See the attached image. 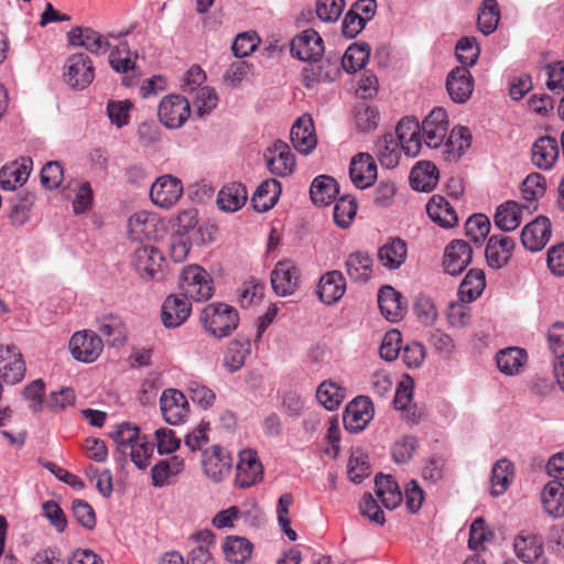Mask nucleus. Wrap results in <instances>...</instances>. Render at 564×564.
Returning <instances> with one entry per match:
<instances>
[{"mask_svg": "<svg viewBox=\"0 0 564 564\" xmlns=\"http://www.w3.org/2000/svg\"><path fill=\"white\" fill-rule=\"evenodd\" d=\"M348 276L355 282H367L372 275V259L362 251L350 253L345 262Z\"/></svg>", "mask_w": 564, "mask_h": 564, "instance_id": "obj_40", "label": "nucleus"}, {"mask_svg": "<svg viewBox=\"0 0 564 564\" xmlns=\"http://www.w3.org/2000/svg\"><path fill=\"white\" fill-rule=\"evenodd\" d=\"M544 511L552 518L564 516V485L558 480L546 482L541 492Z\"/></svg>", "mask_w": 564, "mask_h": 564, "instance_id": "obj_30", "label": "nucleus"}, {"mask_svg": "<svg viewBox=\"0 0 564 564\" xmlns=\"http://www.w3.org/2000/svg\"><path fill=\"white\" fill-rule=\"evenodd\" d=\"M109 436L115 441L120 455L142 437L139 427L127 422L116 425Z\"/></svg>", "mask_w": 564, "mask_h": 564, "instance_id": "obj_53", "label": "nucleus"}, {"mask_svg": "<svg viewBox=\"0 0 564 564\" xmlns=\"http://www.w3.org/2000/svg\"><path fill=\"white\" fill-rule=\"evenodd\" d=\"M473 250L470 246L463 240L452 241L444 254V270L451 275L460 274L470 263Z\"/></svg>", "mask_w": 564, "mask_h": 564, "instance_id": "obj_24", "label": "nucleus"}, {"mask_svg": "<svg viewBox=\"0 0 564 564\" xmlns=\"http://www.w3.org/2000/svg\"><path fill=\"white\" fill-rule=\"evenodd\" d=\"M380 113L375 106L366 101L357 104L354 108V123L359 132L376 130L379 126Z\"/></svg>", "mask_w": 564, "mask_h": 564, "instance_id": "obj_49", "label": "nucleus"}, {"mask_svg": "<svg viewBox=\"0 0 564 564\" xmlns=\"http://www.w3.org/2000/svg\"><path fill=\"white\" fill-rule=\"evenodd\" d=\"M378 304L388 321L397 322L402 318L404 307L401 303V294L392 286L384 285L379 290Z\"/></svg>", "mask_w": 564, "mask_h": 564, "instance_id": "obj_37", "label": "nucleus"}, {"mask_svg": "<svg viewBox=\"0 0 564 564\" xmlns=\"http://www.w3.org/2000/svg\"><path fill=\"white\" fill-rule=\"evenodd\" d=\"M357 213V202L350 195L340 196L334 206V220L341 227L347 228Z\"/></svg>", "mask_w": 564, "mask_h": 564, "instance_id": "obj_56", "label": "nucleus"}, {"mask_svg": "<svg viewBox=\"0 0 564 564\" xmlns=\"http://www.w3.org/2000/svg\"><path fill=\"white\" fill-rule=\"evenodd\" d=\"M401 150L393 133L383 134L377 142L378 160L387 169H394L399 164Z\"/></svg>", "mask_w": 564, "mask_h": 564, "instance_id": "obj_45", "label": "nucleus"}, {"mask_svg": "<svg viewBox=\"0 0 564 564\" xmlns=\"http://www.w3.org/2000/svg\"><path fill=\"white\" fill-rule=\"evenodd\" d=\"M330 66V63L327 62H310L307 66H305L302 70V83L307 88H313L319 82H332L334 79V74L326 69Z\"/></svg>", "mask_w": 564, "mask_h": 564, "instance_id": "obj_54", "label": "nucleus"}, {"mask_svg": "<svg viewBox=\"0 0 564 564\" xmlns=\"http://www.w3.org/2000/svg\"><path fill=\"white\" fill-rule=\"evenodd\" d=\"M225 560L231 564H243L251 557L253 545L242 536H227L221 545Z\"/></svg>", "mask_w": 564, "mask_h": 564, "instance_id": "obj_38", "label": "nucleus"}, {"mask_svg": "<svg viewBox=\"0 0 564 564\" xmlns=\"http://www.w3.org/2000/svg\"><path fill=\"white\" fill-rule=\"evenodd\" d=\"M32 161L22 159L21 162H12L0 170V188L14 191L22 186L29 178Z\"/></svg>", "mask_w": 564, "mask_h": 564, "instance_id": "obj_28", "label": "nucleus"}, {"mask_svg": "<svg viewBox=\"0 0 564 564\" xmlns=\"http://www.w3.org/2000/svg\"><path fill=\"white\" fill-rule=\"evenodd\" d=\"M346 291V281L341 272L329 271L323 274L317 285V295L319 300L332 305L337 303Z\"/></svg>", "mask_w": 564, "mask_h": 564, "instance_id": "obj_25", "label": "nucleus"}, {"mask_svg": "<svg viewBox=\"0 0 564 564\" xmlns=\"http://www.w3.org/2000/svg\"><path fill=\"white\" fill-rule=\"evenodd\" d=\"M183 184L177 177L165 174L159 176L150 188L151 202L163 209L174 206L183 195Z\"/></svg>", "mask_w": 564, "mask_h": 564, "instance_id": "obj_7", "label": "nucleus"}, {"mask_svg": "<svg viewBox=\"0 0 564 564\" xmlns=\"http://www.w3.org/2000/svg\"><path fill=\"white\" fill-rule=\"evenodd\" d=\"M514 477L513 464L506 459H499L491 470V495L501 496L509 488Z\"/></svg>", "mask_w": 564, "mask_h": 564, "instance_id": "obj_47", "label": "nucleus"}, {"mask_svg": "<svg viewBox=\"0 0 564 564\" xmlns=\"http://www.w3.org/2000/svg\"><path fill=\"white\" fill-rule=\"evenodd\" d=\"M192 305L189 300L182 296L181 293L169 295L161 308L162 323L167 328L181 326L189 317Z\"/></svg>", "mask_w": 564, "mask_h": 564, "instance_id": "obj_22", "label": "nucleus"}, {"mask_svg": "<svg viewBox=\"0 0 564 564\" xmlns=\"http://www.w3.org/2000/svg\"><path fill=\"white\" fill-rule=\"evenodd\" d=\"M271 285L280 296H288L295 292L300 282V272L292 260L279 261L271 272Z\"/></svg>", "mask_w": 564, "mask_h": 564, "instance_id": "obj_15", "label": "nucleus"}, {"mask_svg": "<svg viewBox=\"0 0 564 564\" xmlns=\"http://www.w3.org/2000/svg\"><path fill=\"white\" fill-rule=\"evenodd\" d=\"M264 158L269 171L276 176H289L295 170V156L290 147L283 141L274 142L267 150Z\"/></svg>", "mask_w": 564, "mask_h": 564, "instance_id": "obj_17", "label": "nucleus"}, {"mask_svg": "<svg viewBox=\"0 0 564 564\" xmlns=\"http://www.w3.org/2000/svg\"><path fill=\"white\" fill-rule=\"evenodd\" d=\"M395 139L405 155L415 158L422 148L421 124L414 118H402L395 128Z\"/></svg>", "mask_w": 564, "mask_h": 564, "instance_id": "obj_18", "label": "nucleus"}, {"mask_svg": "<svg viewBox=\"0 0 564 564\" xmlns=\"http://www.w3.org/2000/svg\"><path fill=\"white\" fill-rule=\"evenodd\" d=\"M546 191V180L540 173L529 174L522 182L521 193L523 199L535 202L544 196Z\"/></svg>", "mask_w": 564, "mask_h": 564, "instance_id": "obj_61", "label": "nucleus"}, {"mask_svg": "<svg viewBox=\"0 0 564 564\" xmlns=\"http://www.w3.org/2000/svg\"><path fill=\"white\" fill-rule=\"evenodd\" d=\"M160 409L164 421L170 425L183 424L189 414V403L177 389H166L160 398Z\"/></svg>", "mask_w": 564, "mask_h": 564, "instance_id": "obj_8", "label": "nucleus"}, {"mask_svg": "<svg viewBox=\"0 0 564 564\" xmlns=\"http://www.w3.org/2000/svg\"><path fill=\"white\" fill-rule=\"evenodd\" d=\"M345 397V389L334 381L322 382L316 391L318 402L328 411L337 410Z\"/></svg>", "mask_w": 564, "mask_h": 564, "instance_id": "obj_51", "label": "nucleus"}, {"mask_svg": "<svg viewBox=\"0 0 564 564\" xmlns=\"http://www.w3.org/2000/svg\"><path fill=\"white\" fill-rule=\"evenodd\" d=\"M194 94L193 106L199 117L209 113L213 109L216 108L218 104V97L213 88L203 86L194 91Z\"/></svg>", "mask_w": 564, "mask_h": 564, "instance_id": "obj_63", "label": "nucleus"}, {"mask_svg": "<svg viewBox=\"0 0 564 564\" xmlns=\"http://www.w3.org/2000/svg\"><path fill=\"white\" fill-rule=\"evenodd\" d=\"M251 352V341L247 337H237L229 341L225 355L224 367L230 373L241 369Z\"/></svg>", "mask_w": 564, "mask_h": 564, "instance_id": "obj_34", "label": "nucleus"}, {"mask_svg": "<svg viewBox=\"0 0 564 564\" xmlns=\"http://www.w3.org/2000/svg\"><path fill=\"white\" fill-rule=\"evenodd\" d=\"M560 155L555 138L545 135L539 138L532 145L531 158L533 164L541 170L553 167Z\"/></svg>", "mask_w": 564, "mask_h": 564, "instance_id": "obj_27", "label": "nucleus"}, {"mask_svg": "<svg viewBox=\"0 0 564 564\" xmlns=\"http://www.w3.org/2000/svg\"><path fill=\"white\" fill-rule=\"evenodd\" d=\"M96 329L101 336L112 338L113 345L121 341L124 334L122 321L115 315H106L97 318Z\"/></svg>", "mask_w": 564, "mask_h": 564, "instance_id": "obj_60", "label": "nucleus"}, {"mask_svg": "<svg viewBox=\"0 0 564 564\" xmlns=\"http://www.w3.org/2000/svg\"><path fill=\"white\" fill-rule=\"evenodd\" d=\"M158 115L163 126L169 129H178L191 115V104L187 98L171 94L162 98Z\"/></svg>", "mask_w": 564, "mask_h": 564, "instance_id": "obj_4", "label": "nucleus"}, {"mask_svg": "<svg viewBox=\"0 0 564 564\" xmlns=\"http://www.w3.org/2000/svg\"><path fill=\"white\" fill-rule=\"evenodd\" d=\"M447 113L443 108H434L422 121L421 131L426 147L437 149L442 147L448 132Z\"/></svg>", "mask_w": 564, "mask_h": 564, "instance_id": "obj_13", "label": "nucleus"}, {"mask_svg": "<svg viewBox=\"0 0 564 564\" xmlns=\"http://www.w3.org/2000/svg\"><path fill=\"white\" fill-rule=\"evenodd\" d=\"M500 12L496 0H484L478 12V29L485 34H491L498 26Z\"/></svg>", "mask_w": 564, "mask_h": 564, "instance_id": "obj_55", "label": "nucleus"}, {"mask_svg": "<svg viewBox=\"0 0 564 564\" xmlns=\"http://www.w3.org/2000/svg\"><path fill=\"white\" fill-rule=\"evenodd\" d=\"M375 492L387 509L397 508L402 501V494L397 481L390 475H380L375 479Z\"/></svg>", "mask_w": 564, "mask_h": 564, "instance_id": "obj_39", "label": "nucleus"}, {"mask_svg": "<svg viewBox=\"0 0 564 564\" xmlns=\"http://www.w3.org/2000/svg\"><path fill=\"white\" fill-rule=\"evenodd\" d=\"M378 169L373 156L366 152L355 154L349 164V177L352 184L365 189L370 187L377 180Z\"/></svg>", "mask_w": 564, "mask_h": 564, "instance_id": "obj_16", "label": "nucleus"}, {"mask_svg": "<svg viewBox=\"0 0 564 564\" xmlns=\"http://www.w3.org/2000/svg\"><path fill=\"white\" fill-rule=\"evenodd\" d=\"M282 192L281 183L275 178L264 180L251 197L253 208L259 213L271 209L278 202Z\"/></svg>", "mask_w": 564, "mask_h": 564, "instance_id": "obj_32", "label": "nucleus"}, {"mask_svg": "<svg viewBox=\"0 0 564 564\" xmlns=\"http://www.w3.org/2000/svg\"><path fill=\"white\" fill-rule=\"evenodd\" d=\"M528 209L529 207L513 200L501 204L494 216L495 225L502 231H513L521 225L523 213Z\"/></svg>", "mask_w": 564, "mask_h": 564, "instance_id": "obj_29", "label": "nucleus"}, {"mask_svg": "<svg viewBox=\"0 0 564 564\" xmlns=\"http://www.w3.org/2000/svg\"><path fill=\"white\" fill-rule=\"evenodd\" d=\"M25 361L15 345L0 346V378L4 383L17 384L23 380Z\"/></svg>", "mask_w": 564, "mask_h": 564, "instance_id": "obj_11", "label": "nucleus"}, {"mask_svg": "<svg viewBox=\"0 0 564 564\" xmlns=\"http://www.w3.org/2000/svg\"><path fill=\"white\" fill-rule=\"evenodd\" d=\"M373 409L371 401L366 397L352 400L344 414L345 429L351 433L362 431L372 420Z\"/></svg>", "mask_w": 564, "mask_h": 564, "instance_id": "obj_20", "label": "nucleus"}, {"mask_svg": "<svg viewBox=\"0 0 564 564\" xmlns=\"http://www.w3.org/2000/svg\"><path fill=\"white\" fill-rule=\"evenodd\" d=\"M426 213L432 221L443 228H452L458 221V217L454 208L443 196H432L426 204Z\"/></svg>", "mask_w": 564, "mask_h": 564, "instance_id": "obj_35", "label": "nucleus"}, {"mask_svg": "<svg viewBox=\"0 0 564 564\" xmlns=\"http://www.w3.org/2000/svg\"><path fill=\"white\" fill-rule=\"evenodd\" d=\"M202 464L206 477L218 484L229 475L232 459L226 449L214 445L203 453Z\"/></svg>", "mask_w": 564, "mask_h": 564, "instance_id": "obj_14", "label": "nucleus"}, {"mask_svg": "<svg viewBox=\"0 0 564 564\" xmlns=\"http://www.w3.org/2000/svg\"><path fill=\"white\" fill-rule=\"evenodd\" d=\"M291 142L296 151L302 154H310L317 144L315 127L310 115L301 116L292 126Z\"/></svg>", "mask_w": 564, "mask_h": 564, "instance_id": "obj_23", "label": "nucleus"}, {"mask_svg": "<svg viewBox=\"0 0 564 564\" xmlns=\"http://www.w3.org/2000/svg\"><path fill=\"white\" fill-rule=\"evenodd\" d=\"M262 478L263 466L258 458L257 452L250 448L240 451L235 485L239 488H249L260 482Z\"/></svg>", "mask_w": 564, "mask_h": 564, "instance_id": "obj_9", "label": "nucleus"}, {"mask_svg": "<svg viewBox=\"0 0 564 564\" xmlns=\"http://www.w3.org/2000/svg\"><path fill=\"white\" fill-rule=\"evenodd\" d=\"M104 349V344L95 332L84 329L76 332L69 340L72 356L82 362L90 364L98 359Z\"/></svg>", "mask_w": 564, "mask_h": 564, "instance_id": "obj_6", "label": "nucleus"}, {"mask_svg": "<svg viewBox=\"0 0 564 564\" xmlns=\"http://www.w3.org/2000/svg\"><path fill=\"white\" fill-rule=\"evenodd\" d=\"M471 133L466 127L454 128L443 142V154L446 161L458 160L470 147Z\"/></svg>", "mask_w": 564, "mask_h": 564, "instance_id": "obj_31", "label": "nucleus"}, {"mask_svg": "<svg viewBox=\"0 0 564 564\" xmlns=\"http://www.w3.org/2000/svg\"><path fill=\"white\" fill-rule=\"evenodd\" d=\"M527 360L525 350L518 347H509L497 354L496 361L499 370L508 376L517 375Z\"/></svg>", "mask_w": 564, "mask_h": 564, "instance_id": "obj_48", "label": "nucleus"}, {"mask_svg": "<svg viewBox=\"0 0 564 564\" xmlns=\"http://www.w3.org/2000/svg\"><path fill=\"white\" fill-rule=\"evenodd\" d=\"M347 474L355 484H360L370 475L368 456L364 452L356 449L351 453L347 464Z\"/></svg>", "mask_w": 564, "mask_h": 564, "instance_id": "obj_57", "label": "nucleus"}, {"mask_svg": "<svg viewBox=\"0 0 564 564\" xmlns=\"http://www.w3.org/2000/svg\"><path fill=\"white\" fill-rule=\"evenodd\" d=\"M485 286L484 271L477 269L469 270L458 289L460 302L470 303L475 301L482 293Z\"/></svg>", "mask_w": 564, "mask_h": 564, "instance_id": "obj_46", "label": "nucleus"}, {"mask_svg": "<svg viewBox=\"0 0 564 564\" xmlns=\"http://www.w3.org/2000/svg\"><path fill=\"white\" fill-rule=\"evenodd\" d=\"M162 252L153 246H141L133 252L132 265L141 279L145 281L160 280L163 276Z\"/></svg>", "mask_w": 564, "mask_h": 564, "instance_id": "obj_5", "label": "nucleus"}, {"mask_svg": "<svg viewBox=\"0 0 564 564\" xmlns=\"http://www.w3.org/2000/svg\"><path fill=\"white\" fill-rule=\"evenodd\" d=\"M490 228V220L482 214L470 216L465 224L467 237H469L476 243H480L486 239Z\"/></svg>", "mask_w": 564, "mask_h": 564, "instance_id": "obj_62", "label": "nucleus"}, {"mask_svg": "<svg viewBox=\"0 0 564 564\" xmlns=\"http://www.w3.org/2000/svg\"><path fill=\"white\" fill-rule=\"evenodd\" d=\"M109 64L117 73L126 74L135 68L132 52L126 41L119 40L109 54Z\"/></svg>", "mask_w": 564, "mask_h": 564, "instance_id": "obj_52", "label": "nucleus"}, {"mask_svg": "<svg viewBox=\"0 0 564 564\" xmlns=\"http://www.w3.org/2000/svg\"><path fill=\"white\" fill-rule=\"evenodd\" d=\"M552 235L551 221L545 216H538L524 226L521 232L523 247L532 252L542 250Z\"/></svg>", "mask_w": 564, "mask_h": 564, "instance_id": "obj_19", "label": "nucleus"}, {"mask_svg": "<svg viewBox=\"0 0 564 564\" xmlns=\"http://www.w3.org/2000/svg\"><path fill=\"white\" fill-rule=\"evenodd\" d=\"M324 42L318 32L306 29L291 41V53L304 62H317L324 54Z\"/></svg>", "mask_w": 564, "mask_h": 564, "instance_id": "obj_10", "label": "nucleus"}, {"mask_svg": "<svg viewBox=\"0 0 564 564\" xmlns=\"http://www.w3.org/2000/svg\"><path fill=\"white\" fill-rule=\"evenodd\" d=\"M153 454V445L148 442L145 437H141L137 441L126 453L121 455L130 457L131 462L138 469H145L150 465V459Z\"/></svg>", "mask_w": 564, "mask_h": 564, "instance_id": "obj_58", "label": "nucleus"}, {"mask_svg": "<svg viewBox=\"0 0 564 564\" xmlns=\"http://www.w3.org/2000/svg\"><path fill=\"white\" fill-rule=\"evenodd\" d=\"M513 240L503 235H494L488 239L485 256L492 269H500L507 264L513 249Z\"/></svg>", "mask_w": 564, "mask_h": 564, "instance_id": "obj_26", "label": "nucleus"}, {"mask_svg": "<svg viewBox=\"0 0 564 564\" xmlns=\"http://www.w3.org/2000/svg\"><path fill=\"white\" fill-rule=\"evenodd\" d=\"M337 194L336 181L327 175L315 177L310 187L311 199L315 205H328Z\"/></svg>", "mask_w": 564, "mask_h": 564, "instance_id": "obj_44", "label": "nucleus"}, {"mask_svg": "<svg viewBox=\"0 0 564 564\" xmlns=\"http://www.w3.org/2000/svg\"><path fill=\"white\" fill-rule=\"evenodd\" d=\"M406 245L399 238L390 239L378 250L380 263L389 269H398L406 258Z\"/></svg>", "mask_w": 564, "mask_h": 564, "instance_id": "obj_42", "label": "nucleus"}, {"mask_svg": "<svg viewBox=\"0 0 564 564\" xmlns=\"http://www.w3.org/2000/svg\"><path fill=\"white\" fill-rule=\"evenodd\" d=\"M247 197L248 192L241 183H230L219 191L217 205L219 209L226 213H235L243 207Z\"/></svg>", "mask_w": 564, "mask_h": 564, "instance_id": "obj_36", "label": "nucleus"}, {"mask_svg": "<svg viewBox=\"0 0 564 564\" xmlns=\"http://www.w3.org/2000/svg\"><path fill=\"white\" fill-rule=\"evenodd\" d=\"M259 44L260 39L258 34L250 31L238 34L231 48L236 57L242 58L253 53Z\"/></svg>", "mask_w": 564, "mask_h": 564, "instance_id": "obj_64", "label": "nucleus"}, {"mask_svg": "<svg viewBox=\"0 0 564 564\" xmlns=\"http://www.w3.org/2000/svg\"><path fill=\"white\" fill-rule=\"evenodd\" d=\"M200 318L205 329L216 338L228 336L239 323L237 311L220 302L205 306Z\"/></svg>", "mask_w": 564, "mask_h": 564, "instance_id": "obj_2", "label": "nucleus"}, {"mask_svg": "<svg viewBox=\"0 0 564 564\" xmlns=\"http://www.w3.org/2000/svg\"><path fill=\"white\" fill-rule=\"evenodd\" d=\"M181 295L195 301L209 300L215 291L214 280L209 272L198 264L185 265L178 276Z\"/></svg>", "mask_w": 564, "mask_h": 564, "instance_id": "obj_1", "label": "nucleus"}, {"mask_svg": "<svg viewBox=\"0 0 564 564\" xmlns=\"http://www.w3.org/2000/svg\"><path fill=\"white\" fill-rule=\"evenodd\" d=\"M456 57L465 67L476 64L480 54V47L473 36L462 37L455 47Z\"/></svg>", "mask_w": 564, "mask_h": 564, "instance_id": "obj_59", "label": "nucleus"}, {"mask_svg": "<svg viewBox=\"0 0 564 564\" xmlns=\"http://www.w3.org/2000/svg\"><path fill=\"white\" fill-rule=\"evenodd\" d=\"M184 469V459L177 455L162 459L156 463L152 470V485L161 488L169 484L171 477L182 473Z\"/></svg>", "mask_w": 564, "mask_h": 564, "instance_id": "obj_43", "label": "nucleus"}, {"mask_svg": "<svg viewBox=\"0 0 564 564\" xmlns=\"http://www.w3.org/2000/svg\"><path fill=\"white\" fill-rule=\"evenodd\" d=\"M446 89L454 102H466L474 89V78L469 69L465 66L453 68L446 78Z\"/></svg>", "mask_w": 564, "mask_h": 564, "instance_id": "obj_21", "label": "nucleus"}, {"mask_svg": "<svg viewBox=\"0 0 564 564\" xmlns=\"http://www.w3.org/2000/svg\"><path fill=\"white\" fill-rule=\"evenodd\" d=\"M410 183L417 192H430L438 183L437 167L430 161H420L411 170Z\"/></svg>", "mask_w": 564, "mask_h": 564, "instance_id": "obj_33", "label": "nucleus"}, {"mask_svg": "<svg viewBox=\"0 0 564 564\" xmlns=\"http://www.w3.org/2000/svg\"><path fill=\"white\" fill-rule=\"evenodd\" d=\"M516 556L525 564L539 562L544 555V542L541 534L531 530H521L513 539Z\"/></svg>", "mask_w": 564, "mask_h": 564, "instance_id": "obj_12", "label": "nucleus"}, {"mask_svg": "<svg viewBox=\"0 0 564 564\" xmlns=\"http://www.w3.org/2000/svg\"><path fill=\"white\" fill-rule=\"evenodd\" d=\"M156 217L153 214L141 210L134 213L128 220V231L132 239H151L156 227Z\"/></svg>", "mask_w": 564, "mask_h": 564, "instance_id": "obj_41", "label": "nucleus"}, {"mask_svg": "<svg viewBox=\"0 0 564 564\" xmlns=\"http://www.w3.org/2000/svg\"><path fill=\"white\" fill-rule=\"evenodd\" d=\"M370 56V46L366 43H354L345 52L341 66L347 73H356L365 67Z\"/></svg>", "mask_w": 564, "mask_h": 564, "instance_id": "obj_50", "label": "nucleus"}, {"mask_svg": "<svg viewBox=\"0 0 564 564\" xmlns=\"http://www.w3.org/2000/svg\"><path fill=\"white\" fill-rule=\"evenodd\" d=\"M65 83L73 89L84 90L95 79V65L85 53L70 54L63 67Z\"/></svg>", "mask_w": 564, "mask_h": 564, "instance_id": "obj_3", "label": "nucleus"}]
</instances>
